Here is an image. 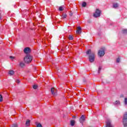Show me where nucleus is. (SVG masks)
<instances>
[{
  "mask_svg": "<svg viewBox=\"0 0 127 127\" xmlns=\"http://www.w3.org/2000/svg\"><path fill=\"white\" fill-rule=\"evenodd\" d=\"M24 61L25 63H30L31 61H32V57L30 56V55H27L24 58Z\"/></svg>",
  "mask_w": 127,
  "mask_h": 127,
  "instance_id": "f257e3e1",
  "label": "nucleus"
},
{
  "mask_svg": "<svg viewBox=\"0 0 127 127\" xmlns=\"http://www.w3.org/2000/svg\"><path fill=\"white\" fill-rule=\"evenodd\" d=\"M98 55L100 57H103L105 55V48H101L99 51Z\"/></svg>",
  "mask_w": 127,
  "mask_h": 127,
  "instance_id": "f03ea898",
  "label": "nucleus"
},
{
  "mask_svg": "<svg viewBox=\"0 0 127 127\" xmlns=\"http://www.w3.org/2000/svg\"><path fill=\"white\" fill-rule=\"evenodd\" d=\"M94 17H100L101 16V10L99 9H96L95 13L93 14Z\"/></svg>",
  "mask_w": 127,
  "mask_h": 127,
  "instance_id": "7ed1b4c3",
  "label": "nucleus"
},
{
  "mask_svg": "<svg viewBox=\"0 0 127 127\" xmlns=\"http://www.w3.org/2000/svg\"><path fill=\"white\" fill-rule=\"evenodd\" d=\"M89 62H91V63H93V62L95 61V53H92L91 55L89 56Z\"/></svg>",
  "mask_w": 127,
  "mask_h": 127,
  "instance_id": "20e7f679",
  "label": "nucleus"
},
{
  "mask_svg": "<svg viewBox=\"0 0 127 127\" xmlns=\"http://www.w3.org/2000/svg\"><path fill=\"white\" fill-rule=\"evenodd\" d=\"M51 92L53 96H56L57 95V90L55 88L53 87L51 89Z\"/></svg>",
  "mask_w": 127,
  "mask_h": 127,
  "instance_id": "39448f33",
  "label": "nucleus"
},
{
  "mask_svg": "<svg viewBox=\"0 0 127 127\" xmlns=\"http://www.w3.org/2000/svg\"><path fill=\"white\" fill-rule=\"evenodd\" d=\"M30 52H31V49H30L29 47L25 48L24 49V53L25 54H28V53H30Z\"/></svg>",
  "mask_w": 127,
  "mask_h": 127,
  "instance_id": "423d86ee",
  "label": "nucleus"
},
{
  "mask_svg": "<svg viewBox=\"0 0 127 127\" xmlns=\"http://www.w3.org/2000/svg\"><path fill=\"white\" fill-rule=\"evenodd\" d=\"M85 116L84 115H82L79 119V122L80 123H81V124L83 125V123L85 122Z\"/></svg>",
  "mask_w": 127,
  "mask_h": 127,
  "instance_id": "0eeeda50",
  "label": "nucleus"
},
{
  "mask_svg": "<svg viewBox=\"0 0 127 127\" xmlns=\"http://www.w3.org/2000/svg\"><path fill=\"white\" fill-rule=\"evenodd\" d=\"M106 127H114V126L112 125V124L111 123V121H110V120H108L106 122Z\"/></svg>",
  "mask_w": 127,
  "mask_h": 127,
  "instance_id": "6e6552de",
  "label": "nucleus"
},
{
  "mask_svg": "<svg viewBox=\"0 0 127 127\" xmlns=\"http://www.w3.org/2000/svg\"><path fill=\"white\" fill-rule=\"evenodd\" d=\"M81 30H82V28L81 27H77L76 28V33L77 34H81Z\"/></svg>",
  "mask_w": 127,
  "mask_h": 127,
  "instance_id": "1a4fd4ad",
  "label": "nucleus"
},
{
  "mask_svg": "<svg viewBox=\"0 0 127 127\" xmlns=\"http://www.w3.org/2000/svg\"><path fill=\"white\" fill-rule=\"evenodd\" d=\"M123 124L125 127H127V119H123Z\"/></svg>",
  "mask_w": 127,
  "mask_h": 127,
  "instance_id": "9d476101",
  "label": "nucleus"
},
{
  "mask_svg": "<svg viewBox=\"0 0 127 127\" xmlns=\"http://www.w3.org/2000/svg\"><path fill=\"white\" fill-rule=\"evenodd\" d=\"M19 66L21 67V68H23V67H24L25 66V64L22 62H20L19 63Z\"/></svg>",
  "mask_w": 127,
  "mask_h": 127,
  "instance_id": "9b49d317",
  "label": "nucleus"
},
{
  "mask_svg": "<svg viewBox=\"0 0 127 127\" xmlns=\"http://www.w3.org/2000/svg\"><path fill=\"white\" fill-rule=\"evenodd\" d=\"M70 126L71 127H74V126H75V120H71L70 121Z\"/></svg>",
  "mask_w": 127,
  "mask_h": 127,
  "instance_id": "f8f14e48",
  "label": "nucleus"
},
{
  "mask_svg": "<svg viewBox=\"0 0 127 127\" xmlns=\"http://www.w3.org/2000/svg\"><path fill=\"white\" fill-rule=\"evenodd\" d=\"M30 125V120H27L26 122V126L27 127H29V126Z\"/></svg>",
  "mask_w": 127,
  "mask_h": 127,
  "instance_id": "ddd939ff",
  "label": "nucleus"
},
{
  "mask_svg": "<svg viewBox=\"0 0 127 127\" xmlns=\"http://www.w3.org/2000/svg\"><path fill=\"white\" fill-rule=\"evenodd\" d=\"M8 74L10 75V76H12L14 74V71H13V70H10Z\"/></svg>",
  "mask_w": 127,
  "mask_h": 127,
  "instance_id": "4468645a",
  "label": "nucleus"
},
{
  "mask_svg": "<svg viewBox=\"0 0 127 127\" xmlns=\"http://www.w3.org/2000/svg\"><path fill=\"white\" fill-rule=\"evenodd\" d=\"M119 7V4L118 3H114L113 4V8H118Z\"/></svg>",
  "mask_w": 127,
  "mask_h": 127,
  "instance_id": "2eb2a0df",
  "label": "nucleus"
},
{
  "mask_svg": "<svg viewBox=\"0 0 127 127\" xmlns=\"http://www.w3.org/2000/svg\"><path fill=\"white\" fill-rule=\"evenodd\" d=\"M123 119L127 120V112H125L123 116Z\"/></svg>",
  "mask_w": 127,
  "mask_h": 127,
  "instance_id": "dca6fc26",
  "label": "nucleus"
},
{
  "mask_svg": "<svg viewBox=\"0 0 127 127\" xmlns=\"http://www.w3.org/2000/svg\"><path fill=\"white\" fill-rule=\"evenodd\" d=\"M67 17V14L65 13H63L62 15V18H66Z\"/></svg>",
  "mask_w": 127,
  "mask_h": 127,
  "instance_id": "f3484780",
  "label": "nucleus"
},
{
  "mask_svg": "<svg viewBox=\"0 0 127 127\" xmlns=\"http://www.w3.org/2000/svg\"><path fill=\"white\" fill-rule=\"evenodd\" d=\"M59 10H60V11H63V10H64V7L60 6L59 8Z\"/></svg>",
  "mask_w": 127,
  "mask_h": 127,
  "instance_id": "a211bd4d",
  "label": "nucleus"
},
{
  "mask_svg": "<svg viewBox=\"0 0 127 127\" xmlns=\"http://www.w3.org/2000/svg\"><path fill=\"white\" fill-rule=\"evenodd\" d=\"M122 32L124 34H127V29L123 30Z\"/></svg>",
  "mask_w": 127,
  "mask_h": 127,
  "instance_id": "6ab92c4d",
  "label": "nucleus"
},
{
  "mask_svg": "<svg viewBox=\"0 0 127 127\" xmlns=\"http://www.w3.org/2000/svg\"><path fill=\"white\" fill-rule=\"evenodd\" d=\"M33 89H34L35 90L37 89V88H38V86L36 84H35L33 86Z\"/></svg>",
  "mask_w": 127,
  "mask_h": 127,
  "instance_id": "aec40b11",
  "label": "nucleus"
},
{
  "mask_svg": "<svg viewBox=\"0 0 127 127\" xmlns=\"http://www.w3.org/2000/svg\"><path fill=\"white\" fill-rule=\"evenodd\" d=\"M87 5V3L86 2H83L82 3V7H85V6Z\"/></svg>",
  "mask_w": 127,
  "mask_h": 127,
  "instance_id": "412c9836",
  "label": "nucleus"
},
{
  "mask_svg": "<svg viewBox=\"0 0 127 127\" xmlns=\"http://www.w3.org/2000/svg\"><path fill=\"white\" fill-rule=\"evenodd\" d=\"M68 39L69 40H73V36H71V35H69L68 36Z\"/></svg>",
  "mask_w": 127,
  "mask_h": 127,
  "instance_id": "4be33fe9",
  "label": "nucleus"
},
{
  "mask_svg": "<svg viewBox=\"0 0 127 127\" xmlns=\"http://www.w3.org/2000/svg\"><path fill=\"white\" fill-rule=\"evenodd\" d=\"M116 105H120L121 104V102L119 100H117L115 102Z\"/></svg>",
  "mask_w": 127,
  "mask_h": 127,
  "instance_id": "5701e85b",
  "label": "nucleus"
},
{
  "mask_svg": "<svg viewBox=\"0 0 127 127\" xmlns=\"http://www.w3.org/2000/svg\"><path fill=\"white\" fill-rule=\"evenodd\" d=\"M91 53V50H89L88 51H86V54H87V55H89V54H90Z\"/></svg>",
  "mask_w": 127,
  "mask_h": 127,
  "instance_id": "b1692460",
  "label": "nucleus"
},
{
  "mask_svg": "<svg viewBox=\"0 0 127 127\" xmlns=\"http://www.w3.org/2000/svg\"><path fill=\"white\" fill-rule=\"evenodd\" d=\"M3 101V98H2V96L0 94V102H2Z\"/></svg>",
  "mask_w": 127,
  "mask_h": 127,
  "instance_id": "393cba45",
  "label": "nucleus"
},
{
  "mask_svg": "<svg viewBox=\"0 0 127 127\" xmlns=\"http://www.w3.org/2000/svg\"><path fill=\"white\" fill-rule=\"evenodd\" d=\"M36 127H42V125H41V124L39 123L37 125Z\"/></svg>",
  "mask_w": 127,
  "mask_h": 127,
  "instance_id": "a878e982",
  "label": "nucleus"
},
{
  "mask_svg": "<svg viewBox=\"0 0 127 127\" xmlns=\"http://www.w3.org/2000/svg\"><path fill=\"white\" fill-rule=\"evenodd\" d=\"M101 70H102V66H99V68H98V73H100V71H101Z\"/></svg>",
  "mask_w": 127,
  "mask_h": 127,
  "instance_id": "bb28decb",
  "label": "nucleus"
},
{
  "mask_svg": "<svg viewBox=\"0 0 127 127\" xmlns=\"http://www.w3.org/2000/svg\"><path fill=\"white\" fill-rule=\"evenodd\" d=\"M125 104L127 105V98H125Z\"/></svg>",
  "mask_w": 127,
  "mask_h": 127,
  "instance_id": "cd10ccee",
  "label": "nucleus"
},
{
  "mask_svg": "<svg viewBox=\"0 0 127 127\" xmlns=\"http://www.w3.org/2000/svg\"><path fill=\"white\" fill-rule=\"evenodd\" d=\"M121 61V59L120 58H118L117 60V63H120V61Z\"/></svg>",
  "mask_w": 127,
  "mask_h": 127,
  "instance_id": "c85d7f7f",
  "label": "nucleus"
},
{
  "mask_svg": "<svg viewBox=\"0 0 127 127\" xmlns=\"http://www.w3.org/2000/svg\"><path fill=\"white\" fill-rule=\"evenodd\" d=\"M12 127H17V124H13L12 125Z\"/></svg>",
  "mask_w": 127,
  "mask_h": 127,
  "instance_id": "c756f323",
  "label": "nucleus"
},
{
  "mask_svg": "<svg viewBox=\"0 0 127 127\" xmlns=\"http://www.w3.org/2000/svg\"><path fill=\"white\" fill-rule=\"evenodd\" d=\"M16 83H17V84H19V83H20V81H19V80L17 79L16 80Z\"/></svg>",
  "mask_w": 127,
  "mask_h": 127,
  "instance_id": "7c9ffc66",
  "label": "nucleus"
},
{
  "mask_svg": "<svg viewBox=\"0 0 127 127\" xmlns=\"http://www.w3.org/2000/svg\"><path fill=\"white\" fill-rule=\"evenodd\" d=\"M69 15L70 16H72V15H73V13H72V11L70 12Z\"/></svg>",
  "mask_w": 127,
  "mask_h": 127,
  "instance_id": "2f4dec72",
  "label": "nucleus"
},
{
  "mask_svg": "<svg viewBox=\"0 0 127 127\" xmlns=\"http://www.w3.org/2000/svg\"><path fill=\"white\" fill-rule=\"evenodd\" d=\"M11 59H14V57L12 56H10L9 57Z\"/></svg>",
  "mask_w": 127,
  "mask_h": 127,
  "instance_id": "473e14b6",
  "label": "nucleus"
},
{
  "mask_svg": "<svg viewBox=\"0 0 127 127\" xmlns=\"http://www.w3.org/2000/svg\"><path fill=\"white\" fill-rule=\"evenodd\" d=\"M1 19V14L0 13V20Z\"/></svg>",
  "mask_w": 127,
  "mask_h": 127,
  "instance_id": "72a5a7b5",
  "label": "nucleus"
},
{
  "mask_svg": "<svg viewBox=\"0 0 127 127\" xmlns=\"http://www.w3.org/2000/svg\"><path fill=\"white\" fill-rule=\"evenodd\" d=\"M72 118L73 119H76V116H73Z\"/></svg>",
  "mask_w": 127,
  "mask_h": 127,
  "instance_id": "f704fd0d",
  "label": "nucleus"
}]
</instances>
